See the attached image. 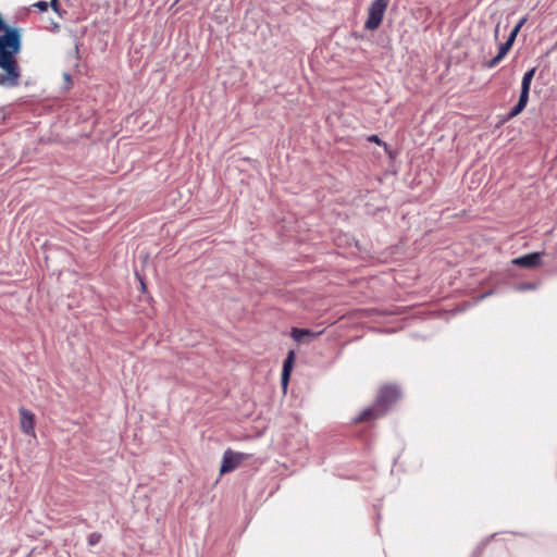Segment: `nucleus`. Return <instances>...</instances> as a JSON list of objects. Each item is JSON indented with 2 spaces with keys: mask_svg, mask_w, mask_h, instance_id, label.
I'll return each instance as SVG.
<instances>
[{
  "mask_svg": "<svg viewBox=\"0 0 557 557\" xmlns=\"http://www.w3.org/2000/svg\"><path fill=\"white\" fill-rule=\"evenodd\" d=\"M23 48V29L7 22L0 13V86L13 88L20 84L18 55Z\"/></svg>",
  "mask_w": 557,
  "mask_h": 557,
  "instance_id": "nucleus-1",
  "label": "nucleus"
},
{
  "mask_svg": "<svg viewBox=\"0 0 557 557\" xmlns=\"http://www.w3.org/2000/svg\"><path fill=\"white\" fill-rule=\"evenodd\" d=\"M401 397V389L397 384L388 383L382 385L376 394L374 403L361 410L352 421L371 422L387 413L391 407Z\"/></svg>",
  "mask_w": 557,
  "mask_h": 557,
  "instance_id": "nucleus-2",
  "label": "nucleus"
},
{
  "mask_svg": "<svg viewBox=\"0 0 557 557\" xmlns=\"http://www.w3.org/2000/svg\"><path fill=\"white\" fill-rule=\"evenodd\" d=\"M387 7L388 0H373L368 8V16L363 28L370 32L379 29L383 23Z\"/></svg>",
  "mask_w": 557,
  "mask_h": 557,
  "instance_id": "nucleus-3",
  "label": "nucleus"
},
{
  "mask_svg": "<svg viewBox=\"0 0 557 557\" xmlns=\"http://www.w3.org/2000/svg\"><path fill=\"white\" fill-rule=\"evenodd\" d=\"M249 458V454L235 451L231 448H227L222 455L220 473L225 474L234 471L243 461Z\"/></svg>",
  "mask_w": 557,
  "mask_h": 557,
  "instance_id": "nucleus-4",
  "label": "nucleus"
},
{
  "mask_svg": "<svg viewBox=\"0 0 557 557\" xmlns=\"http://www.w3.org/2000/svg\"><path fill=\"white\" fill-rule=\"evenodd\" d=\"M545 251H531L516 257L511 260L513 265L524 269H535L543 263V256Z\"/></svg>",
  "mask_w": 557,
  "mask_h": 557,
  "instance_id": "nucleus-5",
  "label": "nucleus"
},
{
  "mask_svg": "<svg viewBox=\"0 0 557 557\" xmlns=\"http://www.w3.org/2000/svg\"><path fill=\"white\" fill-rule=\"evenodd\" d=\"M323 331H313L308 327H292L289 336L298 344H310L317 339Z\"/></svg>",
  "mask_w": 557,
  "mask_h": 557,
  "instance_id": "nucleus-6",
  "label": "nucleus"
},
{
  "mask_svg": "<svg viewBox=\"0 0 557 557\" xmlns=\"http://www.w3.org/2000/svg\"><path fill=\"white\" fill-rule=\"evenodd\" d=\"M21 431L29 436H35L36 416L25 407L18 408Z\"/></svg>",
  "mask_w": 557,
  "mask_h": 557,
  "instance_id": "nucleus-7",
  "label": "nucleus"
},
{
  "mask_svg": "<svg viewBox=\"0 0 557 557\" xmlns=\"http://www.w3.org/2000/svg\"><path fill=\"white\" fill-rule=\"evenodd\" d=\"M522 111L520 109H518V107H516L515 104L509 109V111L503 115H498V121L495 125L496 128H499L502 127L503 125H505L507 122H509L510 120H512L513 117L518 116Z\"/></svg>",
  "mask_w": 557,
  "mask_h": 557,
  "instance_id": "nucleus-8",
  "label": "nucleus"
},
{
  "mask_svg": "<svg viewBox=\"0 0 557 557\" xmlns=\"http://www.w3.org/2000/svg\"><path fill=\"white\" fill-rule=\"evenodd\" d=\"M134 274H135L136 281L139 284V287H138L139 292L146 296V300L148 302H151L153 300V297L148 292V286H147V282H146L145 275L143 273H140L138 270H135Z\"/></svg>",
  "mask_w": 557,
  "mask_h": 557,
  "instance_id": "nucleus-9",
  "label": "nucleus"
},
{
  "mask_svg": "<svg viewBox=\"0 0 557 557\" xmlns=\"http://www.w3.org/2000/svg\"><path fill=\"white\" fill-rule=\"evenodd\" d=\"M295 362H296V351L294 349H289L286 354V357L283 360L282 371L293 373Z\"/></svg>",
  "mask_w": 557,
  "mask_h": 557,
  "instance_id": "nucleus-10",
  "label": "nucleus"
},
{
  "mask_svg": "<svg viewBox=\"0 0 557 557\" xmlns=\"http://www.w3.org/2000/svg\"><path fill=\"white\" fill-rule=\"evenodd\" d=\"M530 90L531 89L520 86L519 98H518V101L515 103V106L518 107V109H520L522 112L529 103Z\"/></svg>",
  "mask_w": 557,
  "mask_h": 557,
  "instance_id": "nucleus-11",
  "label": "nucleus"
},
{
  "mask_svg": "<svg viewBox=\"0 0 557 557\" xmlns=\"http://www.w3.org/2000/svg\"><path fill=\"white\" fill-rule=\"evenodd\" d=\"M527 21H528V15H523L522 17H520L518 20V22L516 23V25L511 28L510 33L507 36V39H509L510 41H512L515 44L518 34L520 33L521 28L524 26Z\"/></svg>",
  "mask_w": 557,
  "mask_h": 557,
  "instance_id": "nucleus-12",
  "label": "nucleus"
},
{
  "mask_svg": "<svg viewBox=\"0 0 557 557\" xmlns=\"http://www.w3.org/2000/svg\"><path fill=\"white\" fill-rule=\"evenodd\" d=\"M537 71L536 66L530 67L528 71L524 72L522 79H521V86L525 87L528 89H531L532 81L535 76V73Z\"/></svg>",
  "mask_w": 557,
  "mask_h": 557,
  "instance_id": "nucleus-13",
  "label": "nucleus"
},
{
  "mask_svg": "<svg viewBox=\"0 0 557 557\" xmlns=\"http://www.w3.org/2000/svg\"><path fill=\"white\" fill-rule=\"evenodd\" d=\"M384 149V152L385 154L387 156L388 158V161H389V165H393L394 162L396 161L397 157H398V151L396 149H394L389 144H384V146L382 147Z\"/></svg>",
  "mask_w": 557,
  "mask_h": 557,
  "instance_id": "nucleus-14",
  "label": "nucleus"
},
{
  "mask_svg": "<svg viewBox=\"0 0 557 557\" xmlns=\"http://www.w3.org/2000/svg\"><path fill=\"white\" fill-rule=\"evenodd\" d=\"M513 42L506 38L504 42H500L498 46L497 54L505 59L508 52L511 50Z\"/></svg>",
  "mask_w": 557,
  "mask_h": 557,
  "instance_id": "nucleus-15",
  "label": "nucleus"
},
{
  "mask_svg": "<svg viewBox=\"0 0 557 557\" xmlns=\"http://www.w3.org/2000/svg\"><path fill=\"white\" fill-rule=\"evenodd\" d=\"M537 287V284L534 283V282H521V283H517L515 285V290L517 292H528V290H534L536 289Z\"/></svg>",
  "mask_w": 557,
  "mask_h": 557,
  "instance_id": "nucleus-16",
  "label": "nucleus"
},
{
  "mask_svg": "<svg viewBox=\"0 0 557 557\" xmlns=\"http://www.w3.org/2000/svg\"><path fill=\"white\" fill-rule=\"evenodd\" d=\"M504 59L496 53L490 60L484 61L482 65H483V67H486V69H493V67L497 66Z\"/></svg>",
  "mask_w": 557,
  "mask_h": 557,
  "instance_id": "nucleus-17",
  "label": "nucleus"
},
{
  "mask_svg": "<svg viewBox=\"0 0 557 557\" xmlns=\"http://www.w3.org/2000/svg\"><path fill=\"white\" fill-rule=\"evenodd\" d=\"M50 3L46 0H38L34 2L30 8L36 9L38 12L44 13L49 9Z\"/></svg>",
  "mask_w": 557,
  "mask_h": 557,
  "instance_id": "nucleus-18",
  "label": "nucleus"
},
{
  "mask_svg": "<svg viewBox=\"0 0 557 557\" xmlns=\"http://www.w3.org/2000/svg\"><path fill=\"white\" fill-rule=\"evenodd\" d=\"M290 376H292L290 372H286V371L281 372V386L284 392L287 391V387H288V384L290 381Z\"/></svg>",
  "mask_w": 557,
  "mask_h": 557,
  "instance_id": "nucleus-19",
  "label": "nucleus"
},
{
  "mask_svg": "<svg viewBox=\"0 0 557 557\" xmlns=\"http://www.w3.org/2000/svg\"><path fill=\"white\" fill-rule=\"evenodd\" d=\"M367 141L371 144H375L380 147H383L386 141H384L377 134H371L367 136Z\"/></svg>",
  "mask_w": 557,
  "mask_h": 557,
  "instance_id": "nucleus-20",
  "label": "nucleus"
},
{
  "mask_svg": "<svg viewBox=\"0 0 557 557\" xmlns=\"http://www.w3.org/2000/svg\"><path fill=\"white\" fill-rule=\"evenodd\" d=\"M64 89L69 90L73 85L72 75L69 72L63 73Z\"/></svg>",
  "mask_w": 557,
  "mask_h": 557,
  "instance_id": "nucleus-21",
  "label": "nucleus"
},
{
  "mask_svg": "<svg viewBox=\"0 0 557 557\" xmlns=\"http://www.w3.org/2000/svg\"><path fill=\"white\" fill-rule=\"evenodd\" d=\"M52 11L58 14L60 17H62L64 14H66V11L61 8L60 3H50Z\"/></svg>",
  "mask_w": 557,
  "mask_h": 557,
  "instance_id": "nucleus-22",
  "label": "nucleus"
},
{
  "mask_svg": "<svg viewBox=\"0 0 557 557\" xmlns=\"http://www.w3.org/2000/svg\"><path fill=\"white\" fill-rule=\"evenodd\" d=\"M100 537L101 536H100L99 533H91V534H89V536H88V544L90 546L96 545L100 541Z\"/></svg>",
  "mask_w": 557,
  "mask_h": 557,
  "instance_id": "nucleus-23",
  "label": "nucleus"
},
{
  "mask_svg": "<svg viewBox=\"0 0 557 557\" xmlns=\"http://www.w3.org/2000/svg\"><path fill=\"white\" fill-rule=\"evenodd\" d=\"M350 37L356 40H363L366 38L364 34L361 32L354 30L350 33Z\"/></svg>",
  "mask_w": 557,
  "mask_h": 557,
  "instance_id": "nucleus-24",
  "label": "nucleus"
},
{
  "mask_svg": "<svg viewBox=\"0 0 557 557\" xmlns=\"http://www.w3.org/2000/svg\"><path fill=\"white\" fill-rule=\"evenodd\" d=\"M493 294H494V289H490V290H487V292H484L483 294H481V295L478 297L476 301L482 300V299H484V298H486V297H488V296H491V295H493Z\"/></svg>",
  "mask_w": 557,
  "mask_h": 557,
  "instance_id": "nucleus-25",
  "label": "nucleus"
},
{
  "mask_svg": "<svg viewBox=\"0 0 557 557\" xmlns=\"http://www.w3.org/2000/svg\"><path fill=\"white\" fill-rule=\"evenodd\" d=\"M74 57L76 60L79 59V41L76 40L74 45Z\"/></svg>",
  "mask_w": 557,
  "mask_h": 557,
  "instance_id": "nucleus-26",
  "label": "nucleus"
},
{
  "mask_svg": "<svg viewBox=\"0 0 557 557\" xmlns=\"http://www.w3.org/2000/svg\"><path fill=\"white\" fill-rule=\"evenodd\" d=\"M5 120H7V114L4 112V107H0V125L2 123H4Z\"/></svg>",
  "mask_w": 557,
  "mask_h": 557,
  "instance_id": "nucleus-27",
  "label": "nucleus"
},
{
  "mask_svg": "<svg viewBox=\"0 0 557 557\" xmlns=\"http://www.w3.org/2000/svg\"><path fill=\"white\" fill-rule=\"evenodd\" d=\"M51 30L53 33H58L60 30V25L54 21H51Z\"/></svg>",
  "mask_w": 557,
  "mask_h": 557,
  "instance_id": "nucleus-28",
  "label": "nucleus"
},
{
  "mask_svg": "<svg viewBox=\"0 0 557 557\" xmlns=\"http://www.w3.org/2000/svg\"><path fill=\"white\" fill-rule=\"evenodd\" d=\"M498 34H499V24H497V25L495 26V30H494V37H495V40H497V39H498Z\"/></svg>",
  "mask_w": 557,
  "mask_h": 557,
  "instance_id": "nucleus-29",
  "label": "nucleus"
},
{
  "mask_svg": "<svg viewBox=\"0 0 557 557\" xmlns=\"http://www.w3.org/2000/svg\"><path fill=\"white\" fill-rule=\"evenodd\" d=\"M49 246H50V245H49V243H48V242H45V243L42 244L41 248H42L44 250H47Z\"/></svg>",
  "mask_w": 557,
  "mask_h": 557,
  "instance_id": "nucleus-30",
  "label": "nucleus"
},
{
  "mask_svg": "<svg viewBox=\"0 0 557 557\" xmlns=\"http://www.w3.org/2000/svg\"><path fill=\"white\" fill-rule=\"evenodd\" d=\"M354 245H355V247H357V248H359V249H360V247H359V240L354 239Z\"/></svg>",
  "mask_w": 557,
  "mask_h": 557,
  "instance_id": "nucleus-31",
  "label": "nucleus"
},
{
  "mask_svg": "<svg viewBox=\"0 0 557 557\" xmlns=\"http://www.w3.org/2000/svg\"><path fill=\"white\" fill-rule=\"evenodd\" d=\"M60 3L59 0H50L49 3Z\"/></svg>",
  "mask_w": 557,
  "mask_h": 557,
  "instance_id": "nucleus-32",
  "label": "nucleus"
}]
</instances>
